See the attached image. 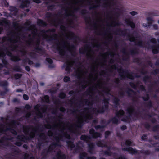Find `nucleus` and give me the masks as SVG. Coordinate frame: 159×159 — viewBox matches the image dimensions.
<instances>
[{
  "mask_svg": "<svg viewBox=\"0 0 159 159\" xmlns=\"http://www.w3.org/2000/svg\"><path fill=\"white\" fill-rule=\"evenodd\" d=\"M126 126L125 125H123L121 127V129H122V130H125V129H126Z\"/></svg>",
  "mask_w": 159,
  "mask_h": 159,
  "instance_id": "13d9d810",
  "label": "nucleus"
},
{
  "mask_svg": "<svg viewBox=\"0 0 159 159\" xmlns=\"http://www.w3.org/2000/svg\"><path fill=\"white\" fill-rule=\"evenodd\" d=\"M18 138L21 141H24L25 140V137L23 135L18 136Z\"/></svg>",
  "mask_w": 159,
  "mask_h": 159,
  "instance_id": "2f4dec72",
  "label": "nucleus"
},
{
  "mask_svg": "<svg viewBox=\"0 0 159 159\" xmlns=\"http://www.w3.org/2000/svg\"><path fill=\"white\" fill-rule=\"evenodd\" d=\"M110 132L109 131H107L105 132V137L106 138H107L109 135L110 134Z\"/></svg>",
  "mask_w": 159,
  "mask_h": 159,
  "instance_id": "37998d69",
  "label": "nucleus"
},
{
  "mask_svg": "<svg viewBox=\"0 0 159 159\" xmlns=\"http://www.w3.org/2000/svg\"><path fill=\"white\" fill-rule=\"evenodd\" d=\"M80 159H96L94 157H87V154L84 152L81 153L80 155Z\"/></svg>",
  "mask_w": 159,
  "mask_h": 159,
  "instance_id": "412c9836",
  "label": "nucleus"
},
{
  "mask_svg": "<svg viewBox=\"0 0 159 159\" xmlns=\"http://www.w3.org/2000/svg\"><path fill=\"white\" fill-rule=\"evenodd\" d=\"M98 65L99 64L96 63L93 65V67L92 69L93 71L92 73L93 72H94L95 71H96L97 68L98 67Z\"/></svg>",
  "mask_w": 159,
  "mask_h": 159,
  "instance_id": "c756f323",
  "label": "nucleus"
},
{
  "mask_svg": "<svg viewBox=\"0 0 159 159\" xmlns=\"http://www.w3.org/2000/svg\"><path fill=\"white\" fill-rule=\"evenodd\" d=\"M105 154L108 155H111V153L110 152V151H107L105 152Z\"/></svg>",
  "mask_w": 159,
  "mask_h": 159,
  "instance_id": "09e8293b",
  "label": "nucleus"
},
{
  "mask_svg": "<svg viewBox=\"0 0 159 159\" xmlns=\"http://www.w3.org/2000/svg\"><path fill=\"white\" fill-rule=\"evenodd\" d=\"M157 42L155 38H152L150 42L146 45L145 47L148 49H152V52L154 53H157L159 51V39L157 40Z\"/></svg>",
  "mask_w": 159,
  "mask_h": 159,
  "instance_id": "1a4fd4ad",
  "label": "nucleus"
},
{
  "mask_svg": "<svg viewBox=\"0 0 159 159\" xmlns=\"http://www.w3.org/2000/svg\"><path fill=\"white\" fill-rule=\"evenodd\" d=\"M140 88L142 90H144V88L143 86L140 85Z\"/></svg>",
  "mask_w": 159,
  "mask_h": 159,
  "instance_id": "052dcab7",
  "label": "nucleus"
},
{
  "mask_svg": "<svg viewBox=\"0 0 159 159\" xmlns=\"http://www.w3.org/2000/svg\"><path fill=\"white\" fill-rule=\"evenodd\" d=\"M23 61L25 62H26V63H28L29 64H33V62L32 61H30L29 59L26 60L25 61L24 60Z\"/></svg>",
  "mask_w": 159,
  "mask_h": 159,
  "instance_id": "c9c22d12",
  "label": "nucleus"
},
{
  "mask_svg": "<svg viewBox=\"0 0 159 159\" xmlns=\"http://www.w3.org/2000/svg\"><path fill=\"white\" fill-rule=\"evenodd\" d=\"M34 53L33 52H32L31 53L29 54V56L31 58L34 57Z\"/></svg>",
  "mask_w": 159,
  "mask_h": 159,
  "instance_id": "de8ad7c7",
  "label": "nucleus"
},
{
  "mask_svg": "<svg viewBox=\"0 0 159 159\" xmlns=\"http://www.w3.org/2000/svg\"><path fill=\"white\" fill-rule=\"evenodd\" d=\"M104 127H105V126H101L100 125H98L95 127V128L97 129H100V130H103V129Z\"/></svg>",
  "mask_w": 159,
  "mask_h": 159,
  "instance_id": "473e14b6",
  "label": "nucleus"
},
{
  "mask_svg": "<svg viewBox=\"0 0 159 159\" xmlns=\"http://www.w3.org/2000/svg\"><path fill=\"white\" fill-rule=\"evenodd\" d=\"M21 75L19 74H16L15 75V77L16 79H18L21 77Z\"/></svg>",
  "mask_w": 159,
  "mask_h": 159,
  "instance_id": "58836bf2",
  "label": "nucleus"
},
{
  "mask_svg": "<svg viewBox=\"0 0 159 159\" xmlns=\"http://www.w3.org/2000/svg\"><path fill=\"white\" fill-rule=\"evenodd\" d=\"M78 108H79V107H75V109H74V111H73V112H76V111L78 110Z\"/></svg>",
  "mask_w": 159,
  "mask_h": 159,
  "instance_id": "8fccbe9b",
  "label": "nucleus"
},
{
  "mask_svg": "<svg viewBox=\"0 0 159 159\" xmlns=\"http://www.w3.org/2000/svg\"><path fill=\"white\" fill-rule=\"evenodd\" d=\"M91 138L89 136H86V135H82L81 137V139L82 140H83L86 142L88 144V146L89 148V152L90 153H92V150L93 149L94 145L93 143H89L90 141Z\"/></svg>",
  "mask_w": 159,
  "mask_h": 159,
  "instance_id": "4468645a",
  "label": "nucleus"
},
{
  "mask_svg": "<svg viewBox=\"0 0 159 159\" xmlns=\"http://www.w3.org/2000/svg\"><path fill=\"white\" fill-rule=\"evenodd\" d=\"M110 100L109 99H104L105 108L103 107L101 110L98 107L93 109L92 108V102L88 100H85V105L88 107L83 110H80L79 114L77 116V122L75 124L65 123L61 119L53 123H48L46 125V128L51 130H48V134L49 136H53L54 143L51 144L47 152H49L51 151L57 146H60L61 145L59 142L60 141L63 140V137L70 139V136L67 132L78 134V130L81 127L82 124L84 121L87 122L88 120L92 118L93 114L96 115L98 113L103 112L107 108L108 101Z\"/></svg>",
  "mask_w": 159,
  "mask_h": 159,
  "instance_id": "f257e3e1",
  "label": "nucleus"
},
{
  "mask_svg": "<svg viewBox=\"0 0 159 159\" xmlns=\"http://www.w3.org/2000/svg\"><path fill=\"white\" fill-rule=\"evenodd\" d=\"M126 22L128 25L130 26L131 28H134L135 27V24L130 20H126Z\"/></svg>",
  "mask_w": 159,
  "mask_h": 159,
  "instance_id": "393cba45",
  "label": "nucleus"
},
{
  "mask_svg": "<svg viewBox=\"0 0 159 159\" xmlns=\"http://www.w3.org/2000/svg\"><path fill=\"white\" fill-rule=\"evenodd\" d=\"M25 107L26 109L28 110L30 108V107L29 105H26L25 106Z\"/></svg>",
  "mask_w": 159,
  "mask_h": 159,
  "instance_id": "6e6d98bb",
  "label": "nucleus"
},
{
  "mask_svg": "<svg viewBox=\"0 0 159 159\" xmlns=\"http://www.w3.org/2000/svg\"><path fill=\"white\" fill-rule=\"evenodd\" d=\"M155 35L156 36H157L159 35V32H157L155 33Z\"/></svg>",
  "mask_w": 159,
  "mask_h": 159,
  "instance_id": "680f3d73",
  "label": "nucleus"
},
{
  "mask_svg": "<svg viewBox=\"0 0 159 159\" xmlns=\"http://www.w3.org/2000/svg\"><path fill=\"white\" fill-rule=\"evenodd\" d=\"M95 89L98 90V91H99V89L100 90V91L105 93L107 96L110 95L113 99V102L116 106L118 103L119 101L118 99L109 94V92L110 91V89L105 87L101 81L98 80L97 83L93 85H92V87H90L89 94H92Z\"/></svg>",
  "mask_w": 159,
  "mask_h": 159,
  "instance_id": "0eeeda50",
  "label": "nucleus"
},
{
  "mask_svg": "<svg viewBox=\"0 0 159 159\" xmlns=\"http://www.w3.org/2000/svg\"><path fill=\"white\" fill-rule=\"evenodd\" d=\"M149 98V96L148 95H147L145 97H143V98L144 100H147Z\"/></svg>",
  "mask_w": 159,
  "mask_h": 159,
  "instance_id": "49530a36",
  "label": "nucleus"
},
{
  "mask_svg": "<svg viewBox=\"0 0 159 159\" xmlns=\"http://www.w3.org/2000/svg\"><path fill=\"white\" fill-rule=\"evenodd\" d=\"M23 147L25 148H27V146L26 145L24 144L23 145Z\"/></svg>",
  "mask_w": 159,
  "mask_h": 159,
  "instance_id": "338daca9",
  "label": "nucleus"
},
{
  "mask_svg": "<svg viewBox=\"0 0 159 159\" xmlns=\"http://www.w3.org/2000/svg\"><path fill=\"white\" fill-rule=\"evenodd\" d=\"M101 58L105 61L107 60V59L109 58V57L110 56L111 57V58L110 59V62L111 63H114V60L113 58L114 57V55L113 53L111 52L110 53H107L104 54H101Z\"/></svg>",
  "mask_w": 159,
  "mask_h": 159,
  "instance_id": "dca6fc26",
  "label": "nucleus"
},
{
  "mask_svg": "<svg viewBox=\"0 0 159 159\" xmlns=\"http://www.w3.org/2000/svg\"><path fill=\"white\" fill-rule=\"evenodd\" d=\"M17 92H20L22 91V90L21 89H18L16 90Z\"/></svg>",
  "mask_w": 159,
  "mask_h": 159,
  "instance_id": "0e129e2a",
  "label": "nucleus"
},
{
  "mask_svg": "<svg viewBox=\"0 0 159 159\" xmlns=\"http://www.w3.org/2000/svg\"><path fill=\"white\" fill-rule=\"evenodd\" d=\"M15 122L14 120H12L10 124L7 125L6 126L4 127L1 125L0 126V132L2 133L7 130H9L14 134L16 135V132L13 129L15 128Z\"/></svg>",
  "mask_w": 159,
  "mask_h": 159,
  "instance_id": "f8f14e48",
  "label": "nucleus"
},
{
  "mask_svg": "<svg viewBox=\"0 0 159 159\" xmlns=\"http://www.w3.org/2000/svg\"><path fill=\"white\" fill-rule=\"evenodd\" d=\"M123 150L124 151H128L129 153L131 154H135L137 152V151L136 150L131 147L126 148H123Z\"/></svg>",
  "mask_w": 159,
  "mask_h": 159,
  "instance_id": "5701e85b",
  "label": "nucleus"
},
{
  "mask_svg": "<svg viewBox=\"0 0 159 159\" xmlns=\"http://www.w3.org/2000/svg\"><path fill=\"white\" fill-rule=\"evenodd\" d=\"M86 22L88 23L89 25H91L92 24V23L91 19L90 18L89 20H86Z\"/></svg>",
  "mask_w": 159,
  "mask_h": 159,
  "instance_id": "a19ab883",
  "label": "nucleus"
},
{
  "mask_svg": "<svg viewBox=\"0 0 159 159\" xmlns=\"http://www.w3.org/2000/svg\"><path fill=\"white\" fill-rule=\"evenodd\" d=\"M96 122L97 121L96 120H94L93 122L92 125H93L94 124H95L96 123Z\"/></svg>",
  "mask_w": 159,
  "mask_h": 159,
  "instance_id": "774afa93",
  "label": "nucleus"
},
{
  "mask_svg": "<svg viewBox=\"0 0 159 159\" xmlns=\"http://www.w3.org/2000/svg\"><path fill=\"white\" fill-rule=\"evenodd\" d=\"M93 48H92L89 46L87 45L84 48L80 49V52L81 53H86V55L89 57L91 58L94 56L95 52L93 50L96 49L98 50L101 48L100 45L98 43H95L92 45Z\"/></svg>",
  "mask_w": 159,
  "mask_h": 159,
  "instance_id": "6e6552de",
  "label": "nucleus"
},
{
  "mask_svg": "<svg viewBox=\"0 0 159 159\" xmlns=\"http://www.w3.org/2000/svg\"><path fill=\"white\" fill-rule=\"evenodd\" d=\"M61 29L62 31L61 34L60 35L61 38L60 42L56 44L54 46L61 57L64 59L65 62V70L70 71L73 67L74 68V66L75 65L74 61L70 58L67 52L71 53L75 50V47L73 45H71L65 39H72L74 38L75 35L71 32L66 30V27L63 25L61 26Z\"/></svg>",
  "mask_w": 159,
  "mask_h": 159,
  "instance_id": "20e7f679",
  "label": "nucleus"
},
{
  "mask_svg": "<svg viewBox=\"0 0 159 159\" xmlns=\"http://www.w3.org/2000/svg\"><path fill=\"white\" fill-rule=\"evenodd\" d=\"M76 73L75 75L77 78L80 80H82L83 84H81L83 89L85 88L87 86L91 85L93 81H96L98 80V74L96 73L93 75V73L89 74L88 77H87L88 74V70L83 66H75V68Z\"/></svg>",
  "mask_w": 159,
  "mask_h": 159,
  "instance_id": "423d86ee",
  "label": "nucleus"
},
{
  "mask_svg": "<svg viewBox=\"0 0 159 159\" xmlns=\"http://www.w3.org/2000/svg\"><path fill=\"white\" fill-rule=\"evenodd\" d=\"M25 2H23L22 3L23 7H27L28 5L30 2L29 0H25Z\"/></svg>",
  "mask_w": 159,
  "mask_h": 159,
  "instance_id": "7c9ffc66",
  "label": "nucleus"
},
{
  "mask_svg": "<svg viewBox=\"0 0 159 159\" xmlns=\"http://www.w3.org/2000/svg\"><path fill=\"white\" fill-rule=\"evenodd\" d=\"M134 111V109L133 107H131L127 109V111L128 115L130 116Z\"/></svg>",
  "mask_w": 159,
  "mask_h": 159,
  "instance_id": "a878e982",
  "label": "nucleus"
},
{
  "mask_svg": "<svg viewBox=\"0 0 159 159\" xmlns=\"http://www.w3.org/2000/svg\"><path fill=\"white\" fill-rule=\"evenodd\" d=\"M133 88L135 89L136 87L137 86L135 85L134 84H133V86L131 85Z\"/></svg>",
  "mask_w": 159,
  "mask_h": 159,
  "instance_id": "69168bd1",
  "label": "nucleus"
},
{
  "mask_svg": "<svg viewBox=\"0 0 159 159\" xmlns=\"http://www.w3.org/2000/svg\"><path fill=\"white\" fill-rule=\"evenodd\" d=\"M122 76H123L124 75H125V76L126 77H127L129 78V79H133L134 77L132 76L131 74H129V73H127L126 74H124V73H123L121 75Z\"/></svg>",
  "mask_w": 159,
  "mask_h": 159,
  "instance_id": "cd10ccee",
  "label": "nucleus"
},
{
  "mask_svg": "<svg viewBox=\"0 0 159 159\" xmlns=\"http://www.w3.org/2000/svg\"><path fill=\"white\" fill-rule=\"evenodd\" d=\"M70 80V78L68 76L65 77L64 79V81L65 82H67V81H69Z\"/></svg>",
  "mask_w": 159,
  "mask_h": 159,
  "instance_id": "f704fd0d",
  "label": "nucleus"
},
{
  "mask_svg": "<svg viewBox=\"0 0 159 159\" xmlns=\"http://www.w3.org/2000/svg\"><path fill=\"white\" fill-rule=\"evenodd\" d=\"M146 20L147 22L146 23H143V27H150L152 23L154 22V21L152 17H148Z\"/></svg>",
  "mask_w": 159,
  "mask_h": 159,
  "instance_id": "6ab92c4d",
  "label": "nucleus"
},
{
  "mask_svg": "<svg viewBox=\"0 0 159 159\" xmlns=\"http://www.w3.org/2000/svg\"><path fill=\"white\" fill-rule=\"evenodd\" d=\"M44 99L45 101L46 102H49V97L48 95L45 96L44 97Z\"/></svg>",
  "mask_w": 159,
  "mask_h": 159,
  "instance_id": "72a5a7b5",
  "label": "nucleus"
},
{
  "mask_svg": "<svg viewBox=\"0 0 159 159\" xmlns=\"http://www.w3.org/2000/svg\"><path fill=\"white\" fill-rule=\"evenodd\" d=\"M90 134L92 135L93 138L101 137V135L99 133L95 132L93 129H91L89 131Z\"/></svg>",
  "mask_w": 159,
  "mask_h": 159,
  "instance_id": "aec40b11",
  "label": "nucleus"
},
{
  "mask_svg": "<svg viewBox=\"0 0 159 159\" xmlns=\"http://www.w3.org/2000/svg\"><path fill=\"white\" fill-rule=\"evenodd\" d=\"M97 145L98 146L102 147H107V144L104 141H98L97 143Z\"/></svg>",
  "mask_w": 159,
  "mask_h": 159,
  "instance_id": "b1692460",
  "label": "nucleus"
},
{
  "mask_svg": "<svg viewBox=\"0 0 159 159\" xmlns=\"http://www.w3.org/2000/svg\"><path fill=\"white\" fill-rule=\"evenodd\" d=\"M67 143L68 146L71 148V150L73 149L75 150V151L76 152H77L78 150L80 148L81 146L82 145V143L80 142H79L77 144L76 146L75 147V146L73 144V142L70 141H67Z\"/></svg>",
  "mask_w": 159,
  "mask_h": 159,
  "instance_id": "f3484780",
  "label": "nucleus"
},
{
  "mask_svg": "<svg viewBox=\"0 0 159 159\" xmlns=\"http://www.w3.org/2000/svg\"><path fill=\"white\" fill-rule=\"evenodd\" d=\"M129 39L130 41L135 42L136 45L140 46H143V43L140 39H137L135 38L134 36V34L132 35H129Z\"/></svg>",
  "mask_w": 159,
  "mask_h": 159,
  "instance_id": "2eb2a0df",
  "label": "nucleus"
},
{
  "mask_svg": "<svg viewBox=\"0 0 159 159\" xmlns=\"http://www.w3.org/2000/svg\"><path fill=\"white\" fill-rule=\"evenodd\" d=\"M153 28L155 30H157L158 29V25L157 24H154L152 25Z\"/></svg>",
  "mask_w": 159,
  "mask_h": 159,
  "instance_id": "79ce46f5",
  "label": "nucleus"
},
{
  "mask_svg": "<svg viewBox=\"0 0 159 159\" xmlns=\"http://www.w3.org/2000/svg\"><path fill=\"white\" fill-rule=\"evenodd\" d=\"M65 7L63 8L64 16L66 19V24L69 27H73L74 23L73 19L75 17L74 12L77 11L83 4L87 3L90 5V9H94L102 5L105 7H110L113 2V0H67Z\"/></svg>",
  "mask_w": 159,
  "mask_h": 159,
  "instance_id": "7ed1b4c3",
  "label": "nucleus"
},
{
  "mask_svg": "<svg viewBox=\"0 0 159 159\" xmlns=\"http://www.w3.org/2000/svg\"><path fill=\"white\" fill-rule=\"evenodd\" d=\"M0 25L3 26L5 28H8L10 27L9 22L5 19L0 20Z\"/></svg>",
  "mask_w": 159,
  "mask_h": 159,
  "instance_id": "a211bd4d",
  "label": "nucleus"
},
{
  "mask_svg": "<svg viewBox=\"0 0 159 159\" xmlns=\"http://www.w3.org/2000/svg\"><path fill=\"white\" fill-rule=\"evenodd\" d=\"M25 69L28 71H29L30 70V69L29 67L28 66H26L25 67Z\"/></svg>",
  "mask_w": 159,
  "mask_h": 159,
  "instance_id": "4d7b16f0",
  "label": "nucleus"
},
{
  "mask_svg": "<svg viewBox=\"0 0 159 159\" xmlns=\"http://www.w3.org/2000/svg\"><path fill=\"white\" fill-rule=\"evenodd\" d=\"M30 127H27L24 128L23 132L25 134H29L31 138H33L36 134H38L39 135L40 138L41 139L45 140L46 139V137L45 134L43 133H40V134L38 133V130L35 129H33L31 132H30Z\"/></svg>",
  "mask_w": 159,
  "mask_h": 159,
  "instance_id": "9d476101",
  "label": "nucleus"
},
{
  "mask_svg": "<svg viewBox=\"0 0 159 159\" xmlns=\"http://www.w3.org/2000/svg\"><path fill=\"white\" fill-rule=\"evenodd\" d=\"M16 145H17V146H20L21 145L22 143H21V142H18V143H16Z\"/></svg>",
  "mask_w": 159,
  "mask_h": 159,
  "instance_id": "bf43d9fd",
  "label": "nucleus"
},
{
  "mask_svg": "<svg viewBox=\"0 0 159 159\" xmlns=\"http://www.w3.org/2000/svg\"><path fill=\"white\" fill-rule=\"evenodd\" d=\"M132 144V142L129 140H127L126 141L125 144L127 146H130Z\"/></svg>",
  "mask_w": 159,
  "mask_h": 159,
  "instance_id": "e433bc0d",
  "label": "nucleus"
},
{
  "mask_svg": "<svg viewBox=\"0 0 159 159\" xmlns=\"http://www.w3.org/2000/svg\"><path fill=\"white\" fill-rule=\"evenodd\" d=\"M47 61L50 64L48 66L50 68H52L53 67V65H52V63L53 61L50 58H47L46 59Z\"/></svg>",
  "mask_w": 159,
  "mask_h": 159,
  "instance_id": "bb28decb",
  "label": "nucleus"
},
{
  "mask_svg": "<svg viewBox=\"0 0 159 159\" xmlns=\"http://www.w3.org/2000/svg\"><path fill=\"white\" fill-rule=\"evenodd\" d=\"M66 158L65 155L63 154L60 151H59L57 153L54 159H65Z\"/></svg>",
  "mask_w": 159,
  "mask_h": 159,
  "instance_id": "4be33fe9",
  "label": "nucleus"
},
{
  "mask_svg": "<svg viewBox=\"0 0 159 159\" xmlns=\"http://www.w3.org/2000/svg\"><path fill=\"white\" fill-rule=\"evenodd\" d=\"M30 21L26 22L25 24V27L26 29L28 30H31V34L28 35V37L26 38L25 36L21 35L22 29H18L16 30V32H13L8 34L7 37H4L2 39V41L3 43L7 41V43L10 44L9 46V48H6L4 50L0 48V57H3L6 55L11 57V59L14 61H17L20 60V58L17 56H13L12 53L9 51V49L13 51H18L22 56L26 54V48L22 43V41L27 45H30L33 43L35 39L38 38L37 40V46L39 43V39L41 37L44 39H47L48 35L47 32L44 30H42L38 34L36 26L34 25H30Z\"/></svg>",
  "mask_w": 159,
  "mask_h": 159,
  "instance_id": "f03ea898",
  "label": "nucleus"
},
{
  "mask_svg": "<svg viewBox=\"0 0 159 159\" xmlns=\"http://www.w3.org/2000/svg\"><path fill=\"white\" fill-rule=\"evenodd\" d=\"M3 84H2V85L4 86H7L8 84V83L6 81L3 82Z\"/></svg>",
  "mask_w": 159,
  "mask_h": 159,
  "instance_id": "3c124183",
  "label": "nucleus"
},
{
  "mask_svg": "<svg viewBox=\"0 0 159 159\" xmlns=\"http://www.w3.org/2000/svg\"><path fill=\"white\" fill-rule=\"evenodd\" d=\"M120 13V10H118L117 12H111L108 14L104 20L97 19L95 22H94L95 26L97 28H100L106 31L111 27L119 25L120 24L118 21L117 17Z\"/></svg>",
  "mask_w": 159,
  "mask_h": 159,
  "instance_id": "39448f33",
  "label": "nucleus"
},
{
  "mask_svg": "<svg viewBox=\"0 0 159 159\" xmlns=\"http://www.w3.org/2000/svg\"><path fill=\"white\" fill-rule=\"evenodd\" d=\"M38 24L40 26H44L46 25V24L41 20H38L37 21Z\"/></svg>",
  "mask_w": 159,
  "mask_h": 159,
  "instance_id": "c85d7f7f",
  "label": "nucleus"
},
{
  "mask_svg": "<svg viewBox=\"0 0 159 159\" xmlns=\"http://www.w3.org/2000/svg\"><path fill=\"white\" fill-rule=\"evenodd\" d=\"M129 13L132 16H134L137 14V13L135 11H131Z\"/></svg>",
  "mask_w": 159,
  "mask_h": 159,
  "instance_id": "c03bdc74",
  "label": "nucleus"
},
{
  "mask_svg": "<svg viewBox=\"0 0 159 159\" xmlns=\"http://www.w3.org/2000/svg\"><path fill=\"white\" fill-rule=\"evenodd\" d=\"M31 113L30 112L28 113L26 115V118L29 117L30 116H31Z\"/></svg>",
  "mask_w": 159,
  "mask_h": 159,
  "instance_id": "603ef678",
  "label": "nucleus"
},
{
  "mask_svg": "<svg viewBox=\"0 0 159 159\" xmlns=\"http://www.w3.org/2000/svg\"><path fill=\"white\" fill-rule=\"evenodd\" d=\"M2 30L3 28L2 27H0V34L1 33Z\"/></svg>",
  "mask_w": 159,
  "mask_h": 159,
  "instance_id": "e2e57ef3",
  "label": "nucleus"
},
{
  "mask_svg": "<svg viewBox=\"0 0 159 159\" xmlns=\"http://www.w3.org/2000/svg\"><path fill=\"white\" fill-rule=\"evenodd\" d=\"M34 110L35 114L39 117L42 118L46 111L45 108L41 107L40 105H37L34 107Z\"/></svg>",
  "mask_w": 159,
  "mask_h": 159,
  "instance_id": "ddd939ff",
  "label": "nucleus"
},
{
  "mask_svg": "<svg viewBox=\"0 0 159 159\" xmlns=\"http://www.w3.org/2000/svg\"><path fill=\"white\" fill-rule=\"evenodd\" d=\"M60 109L61 111L62 112H64L65 111V109L62 107H61Z\"/></svg>",
  "mask_w": 159,
  "mask_h": 159,
  "instance_id": "864d4df0",
  "label": "nucleus"
},
{
  "mask_svg": "<svg viewBox=\"0 0 159 159\" xmlns=\"http://www.w3.org/2000/svg\"><path fill=\"white\" fill-rule=\"evenodd\" d=\"M14 70L16 71H20V68L19 67L16 66L15 67Z\"/></svg>",
  "mask_w": 159,
  "mask_h": 159,
  "instance_id": "ea45409f",
  "label": "nucleus"
},
{
  "mask_svg": "<svg viewBox=\"0 0 159 159\" xmlns=\"http://www.w3.org/2000/svg\"><path fill=\"white\" fill-rule=\"evenodd\" d=\"M65 96V94L63 93H61L59 95L60 97L62 98H64Z\"/></svg>",
  "mask_w": 159,
  "mask_h": 159,
  "instance_id": "4c0bfd02",
  "label": "nucleus"
},
{
  "mask_svg": "<svg viewBox=\"0 0 159 159\" xmlns=\"http://www.w3.org/2000/svg\"><path fill=\"white\" fill-rule=\"evenodd\" d=\"M23 98L25 100H27L29 99L28 96L26 94H24L23 95Z\"/></svg>",
  "mask_w": 159,
  "mask_h": 159,
  "instance_id": "a18cd8bd",
  "label": "nucleus"
},
{
  "mask_svg": "<svg viewBox=\"0 0 159 159\" xmlns=\"http://www.w3.org/2000/svg\"><path fill=\"white\" fill-rule=\"evenodd\" d=\"M117 118L120 119L123 121H129L128 117L124 115V111L122 110L117 112L116 116L113 118L111 121L113 123L117 124L118 122V120Z\"/></svg>",
  "mask_w": 159,
  "mask_h": 159,
  "instance_id": "9b49d317",
  "label": "nucleus"
},
{
  "mask_svg": "<svg viewBox=\"0 0 159 159\" xmlns=\"http://www.w3.org/2000/svg\"><path fill=\"white\" fill-rule=\"evenodd\" d=\"M146 135H144L143 136H142L141 137L142 139L143 140H145V139H146Z\"/></svg>",
  "mask_w": 159,
  "mask_h": 159,
  "instance_id": "5fc2aeb1",
  "label": "nucleus"
}]
</instances>
